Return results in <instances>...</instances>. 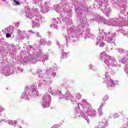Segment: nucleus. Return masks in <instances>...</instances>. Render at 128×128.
<instances>
[{"instance_id":"8","label":"nucleus","mask_w":128,"mask_h":128,"mask_svg":"<svg viewBox=\"0 0 128 128\" xmlns=\"http://www.w3.org/2000/svg\"><path fill=\"white\" fill-rule=\"evenodd\" d=\"M14 122H16V121H14Z\"/></svg>"},{"instance_id":"5","label":"nucleus","mask_w":128,"mask_h":128,"mask_svg":"<svg viewBox=\"0 0 128 128\" xmlns=\"http://www.w3.org/2000/svg\"><path fill=\"white\" fill-rule=\"evenodd\" d=\"M77 95L78 96V98H80V94H77Z\"/></svg>"},{"instance_id":"7","label":"nucleus","mask_w":128,"mask_h":128,"mask_svg":"<svg viewBox=\"0 0 128 128\" xmlns=\"http://www.w3.org/2000/svg\"><path fill=\"white\" fill-rule=\"evenodd\" d=\"M12 32H14V30H12Z\"/></svg>"},{"instance_id":"2","label":"nucleus","mask_w":128,"mask_h":128,"mask_svg":"<svg viewBox=\"0 0 128 128\" xmlns=\"http://www.w3.org/2000/svg\"><path fill=\"white\" fill-rule=\"evenodd\" d=\"M108 96H104V98H103V101L104 102H106V100H108Z\"/></svg>"},{"instance_id":"3","label":"nucleus","mask_w":128,"mask_h":128,"mask_svg":"<svg viewBox=\"0 0 128 128\" xmlns=\"http://www.w3.org/2000/svg\"><path fill=\"white\" fill-rule=\"evenodd\" d=\"M11 36H12L10 35V34L8 33L6 34V38H10Z\"/></svg>"},{"instance_id":"1","label":"nucleus","mask_w":128,"mask_h":128,"mask_svg":"<svg viewBox=\"0 0 128 128\" xmlns=\"http://www.w3.org/2000/svg\"><path fill=\"white\" fill-rule=\"evenodd\" d=\"M110 84H111L110 85V87L112 86H114V82L112 80H110Z\"/></svg>"},{"instance_id":"4","label":"nucleus","mask_w":128,"mask_h":128,"mask_svg":"<svg viewBox=\"0 0 128 128\" xmlns=\"http://www.w3.org/2000/svg\"><path fill=\"white\" fill-rule=\"evenodd\" d=\"M14 2H16V4H17V5L20 4V2H18L16 0H14Z\"/></svg>"},{"instance_id":"6","label":"nucleus","mask_w":128,"mask_h":128,"mask_svg":"<svg viewBox=\"0 0 128 128\" xmlns=\"http://www.w3.org/2000/svg\"><path fill=\"white\" fill-rule=\"evenodd\" d=\"M56 128V125H54V127H52V128Z\"/></svg>"}]
</instances>
